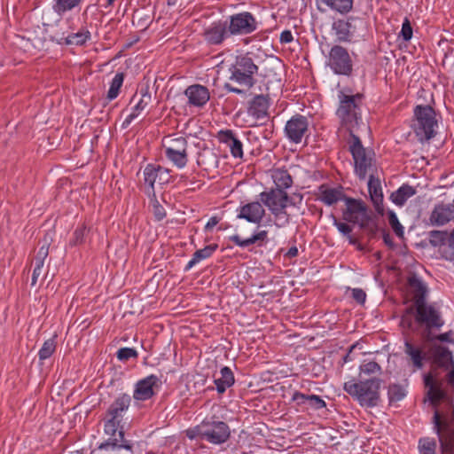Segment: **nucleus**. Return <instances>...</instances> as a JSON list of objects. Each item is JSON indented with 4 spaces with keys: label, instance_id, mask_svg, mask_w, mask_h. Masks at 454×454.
<instances>
[{
    "label": "nucleus",
    "instance_id": "6ab92c4d",
    "mask_svg": "<svg viewBox=\"0 0 454 454\" xmlns=\"http://www.w3.org/2000/svg\"><path fill=\"white\" fill-rule=\"evenodd\" d=\"M265 215V209L258 201H253L241 206L237 215L249 223L260 224Z\"/></svg>",
    "mask_w": 454,
    "mask_h": 454
},
{
    "label": "nucleus",
    "instance_id": "052dcab7",
    "mask_svg": "<svg viewBox=\"0 0 454 454\" xmlns=\"http://www.w3.org/2000/svg\"><path fill=\"white\" fill-rule=\"evenodd\" d=\"M383 241L390 248H393L395 247V243L393 241L391 235L385 231H383Z\"/></svg>",
    "mask_w": 454,
    "mask_h": 454
},
{
    "label": "nucleus",
    "instance_id": "0e129e2a",
    "mask_svg": "<svg viewBox=\"0 0 454 454\" xmlns=\"http://www.w3.org/2000/svg\"><path fill=\"white\" fill-rule=\"evenodd\" d=\"M286 255L290 258L295 257L298 255V248L296 247H292L288 249Z\"/></svg>",
    "mask_w": 454,
    "mask_h": 454
},
{
    "label": "nucleus",
    "instance_id": "f3484780",
    "mask_svg": "<svg viewBox=\"0 0 454 454\" xmlns=\"http://www.w3.org/2000/svg\"><path fill=\"white\" fill-rule=\"evenodd\" d=\"M151 100L152 96L149 91V85L141 87L139 90V97L136 93L130 100V104H134L132 112L126 117L122 126L128 127L132 122V121L135 120L139 115V114L147 107V106L151 103Z\"/></svg>",
    "mask_w": 454,
    "mask_h": 454
},
{
    "label": "nucleus",
    "instance_id": "e433bc0d",
    "mask_svg": "<svg viewBox=\"0 0 454 454\" xmlns=\"http://www.w3.org/2000/svg\"><path fill=\"white\" fill-rule=\"evenodd\" d=\"M83 0H54L52 9L59 16L79 8Z\"/></svg>",
    "mask_w": 454,
    "mask_h": 454
},
{
    "label": "nucleus",
    "instance_id": "c85d7f7f",
    "mask_svg": "<svg viewBox=\"0 0 454 454\" xmlns=\"http://www.w3.org/2000/svg\"><path fill=\"white\" fill-rule=\"evenodd\" d=\"M236 246L245 248L251 245L257 244L258 247H262L268 240V231H260L247 239H242L239 235L235 234L229 238Z\"/></svg>",
    "mask_w": 454,
    "mask_h": 454
},
{
    "label": "nucleus",
    "instance_id": "79ce46f5",
    "mask_svg": "<svg viewBox=\"0 0 454 454\" xmlns=\"http://www.w3.org/2000/svg\"><path fill=\"white\" fill-rule=\"evenodd\" d=\"M124 80V74L123 73H117L114 77L113 78L110 88L107 91V99L113 100L116 98L119 95L120 89L122 86Z\"/></svg>",
    "mask_w": 454,
    "mask_h": 454
},
{
    "label": "nucleus",
    "instance_id": "49530a36",
    "mask_svg": "<svg viewBox=\"0 0 454 454\" xmlns=\"http://www.w3.org/2000/svg\"><path fill=\"white\" fill-rule=\"evenodd\" d=\"M387 215H388V223L391 226L392 230L394 231V232L395 233V235L398 238L403 239V235H404L403 227L400 223L396 214L394 211L390 210V211H388Z\"/></svg>",
    "mask_w": 454,
    "mask_h": 454
},
{
    "label": "nucleus",
    "instance_id": "b1692460",
    "mask_svg": "<svg viewBox=\"0 0 454 454\" xmlns=\"http://www.w3.org/2000/svg\"><path fill=\"white\" fill-rule=\"evenodd\" d=\"M184 95L188 98L189 105L198 107L205 106L210 98L208 89L200 84L189 86Z\"/></svg>",
    "mask_w": 454,
    "mask_h": 454
},
{
    "label": "nucleus",
    "instance_id": "603ef678",
    "mask_svg": "<svg viewBox=\"0 0 454 454\" xmlns=\"http://www.w3.org/2000/svg\"><path fill=\"white\" fill-rule=\"evenodd\" d=\"M152 212L154 215L155 220L157 221H161L166 216L165 208L163 207V206L160 204V202L157 200H153L152 201Z\"/></svg>",
    "mask_w": 454,
    "mask_h": 454
},
{
    "label": "nucleus",
    "instance_id": "2f4dec72",
    "mask_svg": "<svg viewBox=\"0 0 454 454\" xmlns=\"http://www.w3.org/2000/svg\"><path fill=\"white\" fill-rule=\"evenodd\" d=\"M347 196L339 189L328 188L325 185L319 186L317 199L327 206H332L340 200H345Z\"/></svg>",
    "mask_w": 454,
    "mask_h": 454
},
{
    "label": "nucleus",
    "instance_id": "7c9ffc66",
    "mask_svg": "<svg viewBox=\"0 0 454 454\" xmlns=\"http://www.w3.org/2000/svg\"><path fill=\"white\" fill-rule=\"evenodd\" d=\"M404 353L411 358L414 368L421 369L424 366L427 354L420 347L413 345L408 339L404 341Z\"/></svg>",
    "mask_w": 454,
    "mask_h": 454
},
{
    "label": "nucleus",
    "instance_id": "6e6552de",
    "mask_svg": "<svg viewBox=\"0 0 454 454\" xmlns=\"http://www.w3.org/2000/svg\"><path fill=\"white\" fill-rule=\"evenodd\" d=\"M231 435L229 426L221 420L206 419L192 431L187 433L190 439L200 438L212 444H222L228 441Z\"/></svg>",
    "mask_w": 454,
    "mask_h": 454
},
{
    "label": "nucleus",
    "instance_id": "473e14b6",
    "mask_svg": "<svg viewBox=\"0 0 454 454\" xmlns=\"http://www.w3.org/2000/svg\"><path fill=\"white\" fill-rule=\"evenodd\" d=\"M220 375V378L215 379L214 382L217 392L223 394L228 387L234 384L235 380L232 371L228 366H224L221 369Z\"/></svg>",
    "mask_w": 454,
    "mask_h": 454
},
{
    "label": "nucleus",
    "instance_id": "72a5a7b5",
    "mask_svg": "<svg viewBox=\"0 0 454 454\" xmlns=\"http://www.w3.org/2000/svg\"><path fill=\"white\" fill-rule=\"evenodd\" d=\"M325 4L332 11L340 14H347L353 9L354 0H316Z\"/></svg>",
    "mask_w": 454,
    "mask_h": 454
},
{
    "label": "nucleus",
    "instance_id": "e2e57ef3",
    "mask_svg": "<svg viewBox=\"0 0 454 454\" xmlns=\"http://www.w3.org/2000/svg\"><path fill=\"white\" fill-rule=\"evenodd\" d=\"M347 238L348 239L349 244L356 246L359 250L363 249V247L358 243L357 239H356L355 237H353L350 234Z\"/></svg>",
    "mask_w": 454,
    "mask_h": 454
},
{
    "label": "nucleus",
    "instance_id": "774afa93",
    "mask_svg": "<svg viewBox=\"0 0 454 454\" xmlns=\"http://www.w3.org/2000/svg\"><path fill=\"white\" fill-rule=\"evenodd\" d=\"M348 356H349V355H348H348H346V356L344 357V361H345V362H347V361H348Z\"/></svg>",
    "mask_w": 454,
    "mask_h": 454
},
{
    "label": "nucleus",
    "instance_id": "9d476101",
    "mask_svg": "<svg viewBox=\"0 0 454 454\" xmlns=\"http://www.w3.org/2000/svg\"><path fill=\"white\" fill-rule=\"evenodd\" d=\"M417 122L415 132L420 139L429 140L434 137V127L437 125L435 112L429 106H417L414 110Z\"/></svg>",
    "mask_w": 454,
    "mask_h": 454
},
{
    "label": "nucleus",
    "instance_id": "412c9836",
    "mask_svg": "<svg viewBox=\"0 0 454 454\" xmlns=\"http://www.w3.org/2000/svg\"><path fill=\"white\" fill-rule=\"evenodd\" d=\"M231 34L227 27V20L214 22L204 32L205 40L213 45L221 44Z\"/></svg>",
    "mask_w": 454,
    "mask_h": 454
},
{
    "label": "nucleus",
    "instance_id": "ddd939ff",
    "mask_svg": "<svg viewBox=\"0 0 454 454\" xmlns=\"http://www.w3.org/2000/svg\"><path fill=\"white\" fill-rule=\"evenodd\" d=\"M227 27L231 35H245L257 29V21L251 12H243L231 15Z\"/></svg>",
    "mask_w": 454,
    "mask_h": 454
},
{
    "label": "nucleus",
    "instance_id": "c756f323",
    "mask_svg": "<svg viewBox=\"0 0 454 454\" xmlns=\"http://www.w3.org/2000/svg\"><path fill=\"white\" fill-rule=\"evenodd\" d=\"M352 28L353 26L349 22V19L348 20H337L332 25L336 40L340 43H348L351 41L354 34Z\"/></svg>",
    "mask_w": 454,
    "mask_h": 454
},
{
    "label": "nucleus",
    "instance_id": "9b49d317",
    "mask_svg": "<svg viewBox=\"0 0 454 454\" xmlns=\"http://www.w3.org/2000/svg\"><path fill=\"white\" fill-rule=\"evenodd\" d=\"M165 156L178 168H183L188 161V142L184 137H168L163 140Z\"/></svg>",
    "mask_w": 454,
    "mask_h": 454
},
{
    "label": "nucleus",
    "instance_id": "4be33fe9",
    "mask_svg": "<svg viewBox=\"0 0 454 454\" xmlns=\"http://www.w3.org/2000/svg\"><path fill=\"white\" fill-rule=\"evenodd\" d=\"M407 288L413 301L411 306H417L418 304L426 302L427 287L416 274L412 273L409 275L407 278Z\"/></svg>",
    "mask_w": 454,
    "mask_h": 454
},
{
    "label": "nucleus",
    "instance_id": "7ed1b4c3",
    "mask_svg": "<svg viewBox=\"0 0 454 454\" xmlns=\"http://www.w3.org/2000/svg\"><path fill=\"white\" fill-rule=\"evenodd\" d=\"M258 70V66L248 55L237 56L235 62L229 67V81L245 89L234 87L231 82H225L223 89L228 92L246 96L247 90L251 89L256 83L254 75Z\"/></svg>",
    "mask_w": 454,
    "mask_h": 454
},
{
    "label": "nucleus",
    "instance_id": "bf43d9fd",
    "mask_svg": "<svg viewBox=\"0 0 454 454\" xmlns=\"http://www.w3.org/2000/svg\"><path fill=\"white\" fill-rule=\"evenodd\" d=\"M43 270L41 269H34L33 274H32V279H31V286H35L39 277L43 275Z\"/></svg>",
    "mask_w": 454,
    "mask_h": 454
},
{
    "label": "nucleus",
    "instance_id": "864d4df0",
    "mask_svg": "<svg viewBox=\"0 0 454 454\" xmlns=\"http://www.w3.org/2000/svg\"><path fill=\"white\" fill-rule=\"evenodd\" d=\"M400 35L403 37L404 41H409L412 37V27L411 25L409 19L407 18H405L403 22Z\"/></svg>",
    "mask_w": 454,
    "mask_h": 454
},
{
    "label": "nucleus",
    "instance_id": "393cba45",
    "mask_svg": "<svg viewBox=\"0 0 454 454\" xmlns=\"http://www.w3.org/2000/svg\"><path fill=\"white\" fill-rule=\"evenodd\" d=\"M270 106V98L265 95H256L249 102L247 113L256 120L267 118Z\"/></svg>",
    "mask_w": 454,
    "mask_h": 454
},
{
    "label": "nucleus",
    "instance_id": "ea45409f",
    "mask_svg": "<svg viewBox=\"0 0 454 454\" xmlns=\"http://www.w3.org/2000/svg\"><path fill=\"white\" fill-rule=\"evenodd\" d=\"M272 178L276 184L275 189H282L285 191L293 184V178L286 169H276L272 174Z\"/></svg>",
    "mask_w": 454,
    "mask_h": 454
},
{
    "label": "nucleus",
    "instance_id": "4d7b16f0",
    "mask_svg": "<svg viewBox=\"0 0 454 454\" xmlns=\"http://www.w3.org/2000/svg\"><path fill=\"white\" fill-rule=\"evenodd\" d=\"M279 41L281 43H289L294 41L293 34L290 30H284L280 34Z\"/></svg>",
    "mask_w": 454,
    "mask_h": 454
},
{
    "label": "nucleus",
    "instance_id": "6e6d98bb",
    "mask_svg": "<svg viewBox=\"0 0 454 454\" xmlns=\"http://www.w3.org/2000/svg\"><path fill=\"white\" fill-rule=\"evenodd\" d=\"M352 297L359 304H364L366 300V294L361 288L352 289Z\"/></svg>",
    "mask_w": 454,
    "mask_h": 454
},
{
    "label": "nucleus",
    "instance_id": "4468645a",
    "mask_svg": "<svg viewBox=\"0 0 454 454\" xmlns=\"http://www.w3.org/2000/svg\"><path fill=\"white\" fill-rule=\"evenodd\" d=\"M261 201L265 205L276 217L281 214L288 216L285 209L289 201L288 194L282 189H270L269 192H262L259 195Z\"/></svg>",
    "mask_w": 454,
    "mask_h": 454
},
{
    "label": "nucleus",
    "instance_id": "bb28decb",
    "mask_svg": "<svg viewBox=\"0 0 454 454\" xmlns=\"http://www.w3.org/2000/svg\"><path fill=\"white\" fill-rule=\"evenodd\" d=\"M219 139L230 147L231 153L234 158L241 159L243 157V145L241 141L235 137L232 130H221L219 132Z\"/></svg>",
    "mask_w": 454,
    "mask_h": 454
},
{
    "label": "nucleus",
    "instance_id": "8fccbe9b",
    "mask_svg": "<svg viewBox=\"0 0 454 454\" xmlns=\"http://www.w3.org/2000/svg\"><path fill=\"white\" fill-rule=\"evenodd\" d=\"M138 353L132 348H121L116 353V357L121 362H127L130 358H137Z\"/></svg>",
    "mask_w": 454,
    "mask_h": 454
},
{
    "label": "nucleus",
    "instance_id": "338daca9",
    "mask_svg": "<svg viewBox=\"0 0 454 454\" xmlns=\"http://www.w3.org/2000/svg\"><path fill=\"white\" fill-rule=\"evenodd\" d=\"M114 1H115V0H107V1H106V7H108V6L112 5V4H114Z\"/></svg>",
    "mask_w": 454,
    "mask_h": 454
},
{
    "label": "nucleus",
    "instance_id": "58836bf2",
    "mask_svg": "<svg viewBox=\"0 0 454 454\" xmlns=\"http://www.w3.org/2000/svg\"><path fill=\"white\" fill-rule=\"evenodd\" d=\"M217 244H210L208 246H206L202 249L197 250L193 254L192 260L187 263L185 270H188L201 260L210 257L213 254V253L217 249Z\"/></svg>",
    "mask_w": 454,
    "mask_h": 454
},
{
    "label": "nucleus",
    "instance_id": "de8ad7c7",
    "mask_svg": "<svg viewBox=\"0 0 454 454\" xmlns=\"http://www.w3.org/2000/svg\"><path fill=\"white\" fill-rule=\"evenodd\" d=\"M436 443L434 439L423 438L419 440V448L420 454H435Z\"/></svg>",
    "mask_w": 454,
    "mask_h": 454
},
{
    "label": "nucleus",
    "instance_id": "a878e982",
    "mask_svg": "<svg viewBox=\"0 0 454 454\" xmlns=\"http://www.w3.org/2000/svg\"><path fill=\"white\" fill-rule=\"evenodd\" d=\"M368 180V190L371 200L374 205L376 211L383 215V192L381 188L380 180L374 176V174H370Z\"/></svg>",
    "mask_w": 454,
    "mask_h": 454
},
{
    "label": "nucleus",
    "instance_id": "2eb2a0df",
    "mask_svg": "<svg viewBox=\"0 0 454 454\" xmlns=\"http://www.w3.org/2000/svg\"><path fill=\"white\" fill-rule=\"evenodd\" d=\"M160 385V378L154 374L139 380L135 385L133 398L136 401H147L156 395Z\"/></svg>",
    "mask_w": 454,
    "mask_h": 454
},
{
    "label": "nucleus",
    "instance_id": "4c0bfd02",
    "mask_svg": "<svg viewBox=\"0 0 454 454\" xmlns=\"http://www.w3.org/2000/svg\"><path fill=\"white\" fill-rule=\"evenodd\" d=\"M90 233V228L88 227L85 223H82L74 231L73 237L69 240V246L76 247L85 244L89 239Z\"/></svg>",
    "mask_w": 454,
    "mask_h": 454
},
{
    "label": "nucleus",
    "instance_id": "1a4fd4ad",
    "mask_svg": "<svg viewBox=\"0 0 454 454\" xmlns=\"http://www.w3.org/2000/svg\"><path fill=\"white\" fill-rule=\"evenodd\" d=\"M433 424L439 439L441 454H454V416L441 414L436 410Z\"/></svg>",
    "mask_w": 454,
    "mask_h": 454
},
{
    "label": "nucleus",
    "instance_id": "3c124183",
    "mask_svg": "<svg viewBox=\"0 0 454 454\" xmlns=\"http://www.w3.org/2000/svg\"><path fill=\"white\" fill-rule=\"evenodd\" d=\"M360 374L364 373L367 375L375 374L381 372V367L375 361H370L368 363H364L359 367Z\"/></svg>",
    "mask_w": 454,
    "mask_h": 454
},
{
    "label": "nucleus",
    "instance_id": "cd10ccee",
    "mask_svg": "<svg viewBox=\"0 0 454 454\" xmlns=\"http://www.w3.org/2000/svg\"><path fill=\"white\" fill-rule=\"evenodd\" d=\"M292 400L296 402L297 405H305L306 408L320 410L326 406L325 402L317 395H305L299 391L293 394Z\"/></svg>",
    "mask_w": 454,
    "mask_h": 454
},
{
    "label": "nucleus",
    "instance_id": "f704fd0d",
    "mask_svg": "<svg viewBox=\"0 0 454 454\" xmlns=\"http://www.w3.org/2000/svg\"><path fill=\"white\" fill-rule=\"evenodd\" d=\"M90 32L87 28H82L76 33H72L67 36L61 37L59 43L67 45H83L90 39Z\"/></svg>",
    "mask_w": 454,
    "mask_h": 454
},
{
    "label": "nucleus",
    "instance_id": "aec40b11",
    "mask_svg": "<svg viewBox=\"0 0 454 454\" xmlns=\"http://www.w3.org/2000/svg\"><path fill=\"white\" fill-rule=\"evenodd\" d=\"M433 363L438 367L449 369L454 368V360L452 351L447 347L440 344L432 343L429 348Z\"/></svg>",
    "mask_w": 454,
    "mask_h": 454
},
{
    "label": "nucleus",
    "instance_id": "a18cd8bd",
    "mask_svg": "<svg viewBox=\"0 0 454 454\" xmlns=\"http://www.w3.org/2000/svg\"><path fill=\"white\" fill-rule=\"evenodd\" d=\"M388 398L390 402H397L405 396V389L398 384H391L388 387Z\"/></svg>",
    "mask_w": 454,
    "mask_h": 454
},
{
    "label": "nucleus",
    "instance_id": "69168bd1",
    "mask_svg": "<svg viewBox=\"0 0 454 454\" xmlns=\"http://www.w3.org/2000/svg\"><path fill=\"white\" fill-rule=\"evenodd\" d=\"M44 261L35 258V268L34 269H41L43 270Z\"/></svg>",
    "mask_w": 454,
    "mask_h": 454
},
{
    "label": "nucleus",
    "instance_id": "39448f33",
    "mask_svg": "<svg viewBox=\"0 0 454 454\" xmlns=\"http://www.w3.org/2000/svg\"><path fill=\"white\" fill-rule=\"evenodd\" d=\"M381 380L376 377L358 382L344 383V390L363 407L372 408L380 404Z\"/></svg>",
    "mask_w": 454,
    "mask_h": 454
},
{
    "label": "nucleus",
    "instance_id": "f257e3e1",
    "mask_svg": "<svg viewBox=\"0 0 454 454\" xmlns=\"http://www.w3.org/2000/svg\"><path fill=\"white\" fill-rule=\"evenodd\" d=\"M131 396L121 394L108 407L104 423L105 433L110 437L102 442L99 450H115L124 449L129 454H134V443L124 436V427L121 424L123 414L130 406Z\"/></svg>",
    "mask_w": 454,
    "mask_h": 454
},
{
    "label": "nucleus",
    "instance_id": "09e8293b",
    "mask_svg": "<svg viewBox=\"0 0 454 454\" xmlns=\"http://www.w3.org/2000/svg\"><path fill=\"white\" fill-rule=\"evenodd\" d=\"M452 336L453 332L451 330L441 334H436V332H433V337L431 339H423V340L425 342H429L431 344L435 340L454 344V339L452 338Z\"/></svg>",
    "mask_w": 454,
    "mask_h": 454
},
{
    "label": "nucleus",
    "instance_id": "37998d69",
    "mask_svg": "<svg viewBox=\"0 0 454 454\" xmlns=\"http://www.w3.org/2000/svg\"><path fill=\"white\" fill-rule=\"evenodd\" d=\"M162 168L160 167H154L153 165H147L144 169V180L145 184H148V186L153 190L154 183L158 176V173L161 171Z\"/></svg>",
    "mask_w": 454,
    "mask_h": 454
},
{
    "label": "nucleus",
    "instance_id": "680f3d73",
    "mask_svg": "<svg viewBox=\"0 0 454 454\" xmlns=\"http://www.w3.org/2000/svg\"><path fill=\"white\" fill-rule=\"evenodd\" d=\"M219 223V219L216 216H212L207 223L205 229L206 231L211 230Z\"/></svg>",
    "mask_w": 454,
    "mask_h": 454
},
{
    "label": "nucleus",
    "instance_id": "423d86ee",
    "mask_svg": "<svg viewBox=\"0 0 454 454\" xmlns=\"http://www.w3.org/2000/svg\"><path fill=\"white\" fill-rule=\"evenodd\" d=\"M346 208L343 210V219L348 223H356L370 237L376 235L378 224L372 218V213L362 200L349 197L345 198Z\"/></svg>",
    "mask_w": 454,
    "mask_h": 454
},
{
    "label": "nucleus",
    "instance_id": "c9c22d12",
    "mask_svg": "<svg viewBox=\"0 0 454 454\" xmlns=\"http://www.w3.org/2000/svg\"><path fill=\"white\" fill-rule=\"evenodd\" d=\"M416 193V189L409 184H403L390 196L392 201L397 206H403L407 200Z\"/></svg>",
    "mask_w": 454,
    "mask_h": 454
},
{
    "label": "nucleus",
    "instance_id": "f03ea898",
    "mask_svg": "<svg viewBox=\"0 0 454 454\" xmlns=\"http://www.w3.org/2000/svg\"><path fill=\"white\" fill-rule=\"evenodd\" d=\"M444 325L440 309L427 301L407 307L401 316L400 326L404 330L419 331L421 339H431L433 332H438Z\"/></svg>",
    "mask_w": 454,
    "mask_h": 454
},
{
    "label": "nucleus",
    "instance_id": "0eeeda50",
    "mask_svg": "<svg viewBox=\"0 0 454 454\" xmlns=\"http://www.w3.org/2000/svg\"><path fill=\"white\" fill-rule=\"evenodd\" d=\"M348 144L354 160L355 173L360 180H365L370 174H373L374 153L365 148L360 137L356 134H352Z\"/></svg>",
    "mask_w": 454,
    "mask_h": 454
},
{
    "label": "nucleus",
    "instance_id": "f8f14e48",
    "mask_svg": "<svg viewBox=\"0 0 454 454\" xmlns=\"http://www.w3.org/2000/svg\"><path fill=\"white\" fill-rule=\"evenodd\" d=\"M326 65L336 74L349 76L353 72L351 57L348 50L340 45H333L331 48Z\"/></svg>",
    "mask_w": 454,
    "mask_h": 454
},
{
    "label": "nucleus",
    "instance_id": "5fc2aeb1",
    "mask_svg": "<svg viewBox=\"0 0 454 454\" xmlns=\"http://www.w3.org/2000/svg\"><path fill=\"white\" fill-rule=\"evenodd\" d=\"M333 224L338 229V231L346 237H348L352 232V227L349 224L339 222L336 218H334Z\"/></svg>",
    "mask_w": 454,
    "mask_h": 454
},
{
    "label": "nucleus",
    "instance_id": "a211bd4d",
    "mask_svg": "<svg viewBox=\"0 0 454 454\" xmlns=\"http://www.w3.org/2000/svg\"><path fill=\"white\" fill-rule=\"evenodd\" d=\"M424 384L427 388V397L434 406H437L441 401L449 399L448 393L442 388V382L434 379L431 373L424 376Z\"/></svg>",
    "mask_w": 454,
    "mask_h": 454
},
{
    "label": "nucleus",
    "instance_id": "13d9d810",
    "mask_svg": "<svg viewBox=\"0 0 454 454\" xmlns=\"http://www.w3.org/2000/svg\"><path fill=\"white\" fill-rule=\"evenodd\" d=\"M48 254H49V246L46 244V245L42 246L39 248L35 258L44 261L47 258Z\"/></svg>",
    "mask_w": 454,
    "mask_h": 454
},
{
    "label": "nucleus",
    "instance_id": "dca6fc26",
    "mask_svg": "<svg viewBox=\"0 0 454 454\" xmlns=\"http://www.w3.org/2000/svg\"><path fill=\"white\" fill-rule=\"evenodd\" d=\"M308 118L301 114H295L286 122L285 133L291 142L299 144L308 131Z\"/></svg>",
    "mask_w": 454,
    "mask_h": 454
},
{
    "label": "nucleus",
    "instance_id": "20e7f679",
    "mask_svg": "<svg viewBox=\"0 0 454 454\" xmlns=\"http://www.w3.org/2000/svg\"><path fill=\"white\" fill-rule=\"evenodd\" d=\"M363 98L362 93L347 94L342 90L338 93L339 106L336 116L340 121V127L349 133V137L363 123L361 109Z\"/></svg>",
    "mask_w": 454,
    "mask_h": 454
},
{
    "label": "nucleus",
    "instance_id": "c03bdc74",
    "mask_svg": "<svg viewBox=\"0 0 454 454\" xmlns=\"http://www.w3.org/2000/svg\"><path fill=\"white\" fill-rule=\"evenodd\" d=\"M55 350H56V341H55L54 338L46 340L43 342L42 348H40V350L38 352L39 359L41 361L48 359L49 357L51 356V355L55 352Z\"/></svg>",
    "mask_w": 454,
    "mask_h": 454
},
{
    "label": "nucleus",
    "instance_id": "5701e85b",
    "mask_svg": "<svg viewBox=\"0 0 454 454\" xmlns=\"http://www.w3.org/2000/svg\"><path fill=\"white\" fill-rule=\"evenodd\" d=\"M454 219L453 206L440 203L434 206L429 216V223L433 226H442Z\"/></svg>",
    "mask_w": 454,
    "mask_h": 454
},
{
    "label": "nucleus",
    "instance_id": "a19ab883",
    "mask_svg": "<svg viewBox=\"0 0 454 454\" xmlns=\"http://www.w3.org/2000/svg\"><path fill=\"white\" fill-rule=\"evenodd\" d=\"M429 244L434 247H441L448 244L450 246V233L446 231L434 230L427 233Z\"/></svg>",
    "mask_w": 454,
    "mask_h": 454
}]
</instances>
